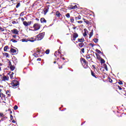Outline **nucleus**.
Listing matches in <instances>:
<instances>
[{
  "instance_id": "nucleus-1",
  "label": "nucleus",
  "mask_w": 126,
  "mask_h": 126,
  "mask_svg": "<svg viewBox=\"0 0 126 126\" xmlns=\"http://www.w3.org/2000/svg\"><path fill=\"white\" fill-rule=\"evenodd\" d=\"M44 36H45V32H42V33L37 35L36 36L35 39L36 40V41H40V40H42V39H43V38H44Z\"/></svg>"
},
{
  "instance_id": "nucleus-2",
  "label": "nucleus",
  "mask_w": 126,
  "mask_h": 126,
  "mask_svg": "<svg viewBox=\"0 0 126 126\" xmlns=\"http://www.w3.org/2000/svg\"><path fill=\"white\" fill-rule=\"evenodd\" d=\"M18 85H19V82L16 80H13L11 83V86H13V87H18Z\"/></svg>"
},
{
  "instance_id": "nucleus-3",
  "label": "nucleus",
  "mask_w": 126,
  "mask_h": 126,
  "mask_svg": "<svg viewBox=\"0 0 126 126\" xmlns=\"http://www.w3.org/2000/svg\"><path fill=\"white\" fill-rule=\"evenodd\" d=\"M33 28L34 29V31H37V30H39L40 28H41V26H40V24L38 23H35L33 25Z\"/></svg>"
},
{
  "instance_id": "nucleus-4",
  "label": "nucleus",
  "mask_w": 126,
  "mask_h": 126,
  "mask_svg": "<svg viewBox=\"0 0 126 126\" xmlns=\"http://www.w3.org/2000/svg\"><path fill=\"white\" fill-rule=\"evenodd\" d=\"M78 37V34H77V33L76 32H74L73 34V36L71 38L72 41H75V40L76 39V38H77Z\"/></svg>"
},
{
  "instance_id": "nucleus-5",
  "label": "nucleus",
  "mask_w": 126,
  "mask_h": 126,
  "mask_svg": "<svg viewBox=\"0 0 126 126\" xmlns=\"http://www.w3.org/2000/svg\"><path fill=\"white\" fill-rule=\"evenodd\" d=\"M87 45V43L86 42H81L79 43L78 46L80 48H83V47H86V45Z\"/></svg>"
},
{
  "instance_id": "nucleus-6",
  "label": "nucleus",
  "mask_w": 126,
  "mask_h": 126,
  "mask_svg": "<svg viewBox=\"0 0 126 126\" xmlns=\"http://www.w3.org/2000/svg\"><path fill=\"white\" fill-rule=\"evenodd\" d=\"M0 118H2L1 119V121H5V120H6V119H7V117H5L4 115L1 113H0Z\"/></svg>"
},
{
  "instance_id": "nucleus-7",
  "label": "nucleus",
  "mask_w": 126,
  "mask_h": 126,
  "mask_svg": "<svg viewBox=\"0 0 126 126\" xmlns=\"http://www.w3.org/2000/svg\"><path fill=\"white\" fill-rule=\"evenodd\" d=\"M31 23H32L31 21L28 22H26V21H24V22H23V24H24V25L25 26L27 27V26H29V25H31Z\"/></svg>"
},
{
  "instance_id": "nucleus-8",
  "label": "nucleus",
  "mask_w": 126,
  "mask_h": 126,
  "mask_svg": "<svg viewBox=\"0 0 126 126\" xmlns=\"http://www.w3.org/2000/svg\"><path fill=\"white\" fill-rule=\"evenodd\" d=\"M9 78L6 77V76H3V77L1 78L2 81H8Z\"/></svg>"
},
{
  "instance_id": "nucleus-9",
  "label": "nucleus",
  "mask_w": 126,
  "mask_h": 126,
  "mask_svg": "<svg viewBox=\"0 0 126 126\" xmlns=\"http://www.w3.org/2000/svg\"><path fill=\"white\" fill-rule=\"evenodd\" d=\"M49 11V9L48 8H44V10L42 11V13L44 14V15H46L47 14V12Z\"/></svg>"
},
{
  "instance_id": "nucleus-10",
  "label": "nucleus",
  "mask_w": 126,
  "mask_h": 126,
  "mask_svg": "<svg viewBox=\"0 0 126 126\" xmlns=\"http://www.w3.org/2000/svg\"><path fill=\"white\" fill-rule=\"evenodd\" d=\"M11 32H12V33H13L14 34H16V35H18V31H17V30L16 29L11 30Z\"/></svg>"
},
{
  "instance_id": "nucleus-11",
  "label": "nucleus",
  "mask_w": 126,
  "mask_h": 126,
  "mask_svg": "<svg viewBox=\"0 0 126 126\" xmlns=\"http://www.w3.org/2000/svg\"><path fill=\"white\" fill-rule=\"evenodd\" d=\"M40 22L41 23H46V22H47V21L46 20V19H45V18H42L40 19Z\"/></svg>"
},
{
  "instance_id": "nucleus-12",
  "label": "nucleus",
  "mask_w": 126,
  "mask_h": 126,
  "mask_svg": "<svg viewBox=\"0 0 126 126\" xmlns=\"http://www.w3.org/2000/svg\"><path fill=\"white\" fill-rule=\"evenodd\" d=\"M56 15L57 16V17H61V16H62V14L61 13H60V12H59V11L56 12Z\"/></svg>"
},
{
  "instance_id": "nucleus-13",
  "label": "nucleus",
  "mask_w": 126,
  "mask_h": 126,
  "mask_svg": "<svg viewBox=\"0 0 126 126\" xmlns=\"http://www.w3.org/2000/svg\"><path fill=\"white\" fill-rule=\"evenodd\" d=\"M38 53H39L38 51H37L36 53H34L33 55L35 57V58H38L40 57V55H38Z\"/></svg>"
},
{
  "instance_id": "nucleus-14",
  "label": "nucleus",
  "mask_w": 126,
  "mask_h": 126,
  "mask_svg": "<svg viewBox=\"0 0 126 126\" xmlns=\"http://www.w3.org/2000/svg\"><path fill=\"white\" fill-rule=\"evenodd\" d=\"M78 42H80V43H83L84 42V38H78Z\"/></svg>"
},
{
  "instance_id": "nucleus-15",
  "label": "nucleus",
  "mask_w": 126,
  "mask_h": 126,
  "mask_svg": "<svg viewBox=\"0 0 126 126\" xmlns=\"http://www.w3.org/2000/svg\"><path fill=\"white\" fill-rule=\"evenodd\" d=\"M10 69L12 71H13V70L15 69V67L14 66V65H12L11 66H10Z\"/></svg>"
},
{
  "instance_id": "nucleus-16",
  "label": "nucleus",
  "mask_w": 126,
  "mask_h": 126,
  "mask_svg": "<svg viewBox=\"0 0 126 126\" xmlns=\"http://www.w3.org/2000/svg\"><path fill=\"white\" fill-rule=\"evenodd\" d=\"M60 54H61V52L60 51H56L54 55L55 56V57H58V55H60Z\"/></svg>"
},
{
  "instance_id": "nucleus-17",
  "label": "nucleus",
  "mask_w": 126,
  "mask_h": 126,
  "mask_svg": "<svg viewBox=\"0 0 126 126\" xmlns=\"http://www.w3.org/2000/svg\"><path fill=\"white\" fill-rule=\"evenodd\" d=\"M32 42V43L35 42V41H36V38L34 39H31V38L28 39V41Z\"/></svg>"
},
{
  "instance_id": "nucleus-18",
  "label": "nucleus",
  "mask_w": 126,
  "mask_h": 126,
  "mask_svg": "<svg viewBox=\"0 0 126 126\" xmlns=\"http://www.w3.org/2000/svg\"><path fill=\"white\" fill-rule=\"evenodd\" d=\"M0 97H5V95L1 93V90L0 89Z\"/></svg>"
},
{
  "instance_id": "nucleus-19",
  "label": "nucleus",
  "mask_w": 126,
  "mask_h": 126,
  "mask_svg": "<svg viewBox=\"0 0 126 126\" xmlns=\"http://www.w3.org/2000/svg\"><path fill=\"white\" fill-rule=\"evenodd\" d=\"M80 19H81V16H80V15H78L77 17H75L76 20H80Z\"/></svg>"
},
{
  "instance_id": "nucleus-20",
  "label": "nucleus",
  "mask_w": 126,
  "mask_h": 126,
  "mask_svg": "<svg viewBox=\"0 0 126 126\" xmlns=\"http://www.w3.org/2000/svg\"><path fill=\"white\" fill-rule=\"evenodd\" d=\"M10 51H11L12 53H14H14H16V50H15V49H13V48H11Z\"/></svg>"
},
{
  "instance_id": "nucleus-21",
  "label": "nucleus",
  "mask_w": 126,
  "mask_h": 126,
  "mask_svg": "<svg viewBox=\"0 0 126 126\" xmlns=\"http://www.w3.org/2000/svg\"><path fill=\"white\" fill-rule=\"evenodd\" d=\"M3 56H4V57H6V58H8V54L7 53H3Z\"/></svg>"
},
{
  "instance_id": "nucleus-22",
  "label": "nucleus",
  "mask_w": 126,
  "mask_h": 126,
  "mask_svg": "<svg viewBox=\"0 0 126 126\" xmlns=\"http://www.w3.org/2000/svg\"><path fill=\"white\" fill-rule=\"evenodd\" d=\"M12 24H17L18 23V21H13L12 22Z\"/></svg>"
},
{
  "instance_id": "nucleus-23",
  "label": "nucleus",
  "mask_w": 126,
  "mask_h": 126,
  "mask_svg": "<svg viewBox=\"0 0 126 126\" xmlns=\"http://www.w3.org/2000/svg\"><path fill=\"white\" fill-rule=\"evenodd\" d=\"M7 49H8V46H6L4 47V52H6V51H7Z\"/></svg>"
},
{
  "instance_id": "nucleus-24",
  "label": "nucleus",
  "mask_w": 126,
  "mask_h": 126,
  "mask_svg": "<svg viewBox=\"0 0 126 126\" xmlns=\"http://www.w3.org/2000/svg\"><path fill=\"white\" fill-rule=\"evenodd\" d=\"M65 16L67 18H69L70 17V14H69V13H68L65 15Z\"/></svg>"
},
{
  "instance_id": "nucleus-25",
  "label": "nucleus",
  "mask_w": 126,
  "mask_h": 126,
  "mask_svg": "<svg viewBox=\"0 0 126 126\" xmlns=\"http://www.w3.org/2000/svg\"><path fill=\"white\" fill-rule=\"evenodd\" d=\"M93 36V30L90 33V38H91Z\"/></svg>"
},
{
  "instance_id": "nucleus-26",
  "label": "nucleus",
  "mask_w": 126,
  "mask_h": 126,
  "mask_svg": "<svg viewBox=\"0 0 126 126\" xmlns=\"http://www.w3.org/2000/svg\"><path fill=\"white\" fill-rule=\"evenodd\" d=\"M11 41L12 42H13V43H17V40H15V39H12L11 40Z\"/></svg>"
},
{
  "instance_id": "nucleus-27",
  "label": "nucleus",
  "mask_w": 126,
  "mask_h": 126,
  "mask_svg": "<svg viewBox=\"0 0 126 126\" xmlns=\"http://www.w3.org/2000/svg\"><path fill=\"white\" fill-rule=\"evenodd\" d=\"M22 42H28V39H22Z\"/></svg>"
},
{
  "instance_id": "nucleus-28",
  "label": "nucleus",
  "mask_w": 126,
  "mask_h": 126,
  "mask_svg": "<svg viewBox=\"0 0 126 126\" xmlns=\"http://www.w3.org/2000/svg\"><path fill=\"white\" fill-rule=\"evenodd\" d=\"M20 6V2H18V3H17V4L16 5V7L17 8H18V7H19Z\"/></svg>"
},
{
  "instance_id": "nucleus-29",
  "label": "nucleus",
  "mask_w": 126,
  "mask_h": 126,
  "mask_svg": "<svg viewBox=\"0 0 126 126\" xmlns=\"http://www.w3.org/2000/svg\"><path fill=\"white\" fill-rule=\"evenodd\" d=\"M94 43H97L98 42V38L94 39Z\"/></svg>"
},
{
  "instance_id": "nucleus-30",
  "label": "nucleus",
  "mask_w": 126,
  "mask_h": 126,
  "mask_svg": "<svg viewBox=\"0 0 126 126\" xmlns=\"http://www.w3.org/2000/svg\"><path fill=\"white\" fill-rule=\"evenodd\" d=\"M45 53H46V54H47V55H49V54H50V50H47L46 51V52H45Z\"/></svg>"
},
{
  "instance_id": "nucleus-31",
  "label": "nucleus",
  "mask_w": 126,
  "mask_h": 126,
  "mask_svg": "<svg viewBox=\"0 0 126 126\" xmlns=\"http://www.w3.org/2000/svg\"><path fill=\"white\" fill-rule=\"evenodd\" d=\"M84 20L85 21V23L87 24H89V22L88 20H86L85 19H84Z\"/></svg>"
},
{
  "instance_id": "nucleus-32",
  "label": "nucleus",
  "mask_w": 126,
  "mask_h": 126,
  "mask_svg": "<svg viewBox=\"0 0 126 126\" xmlns=\"http://www.w3.org/2000/svg\"><path fill=\"white\" fill-rule=\"evenodd\" d=\"M76 8H77V6H76V5L72 7V9H75Z\"/></svg>"
},
{
  "instance_id": "nucleus-33",
  "label": "nucleus",
  "mask_w": 126,
  "mask_h": 126,
  "mask_svg": "<svg viewBox=\"0 0 126 126\" xmlns=\"http://www.w3.org/2000/svg\"><path fill=\"white\" fill-rule=\"evenodd\" d=\"M92 76H94V77H96V76H95V74H94V72H93L92 71L91 72Z\"/></svg>"
},
{
  "instance_id": "nucleus-34",
  "label": "nucleus",
  "mask_w": 126,
  "mask_h": 126,
  "mask_svg": "<svg viewBox=\"0 0 126 126\" xmlns=\"http://www.w3.org/2000/svg\"><path fill=\"white\" fill-rule=\"evenodd\" d=\"M0 31H1L2 32H3V31H4V29L0 27Z\"/></svg>"
},
{
  "instance_id": "nucleus-35",
  "label": "nucleus",
  "mask_w": 126,
  "mask_h": 126,
  "mask_svg": "<svg viewBox=\"0 0 126 126\" xmlns=\"http://www.w3.org/2000/svg\"><path fill=\"white\" fill-rule=\"evenodd\" d=\"M17 109H18V106H17V105H15L14 107V110H17Z\"/></svg>"
},
{
  "instance_id": "nucleus-36",
  "label": "nucleus",
  "mask_w": 126,
  "mask_h": 126,
  "mask_svg": "<svg viewBox=\"0 0 126 126\" xmlns=\"http://www.w3.org/2000/svg\"><path fill=\"white\" fill-rule=\"evenodd\" d=\"M24 15V12H22L20 14V16H23Z\"/></svg>"
},
{
  "instance_id": "nucleus-37",
  "label": "nucleus",
  "mask_w": 126,
  "mask_h": 126,
  "mask_svg": "<svg viewBox=\"0 0 126 126\" xmlns=\"http://www.w3.org/2000/svg\"><path fill=\"white\" fill-rule=\"evenodd\" d=\"M82 62L84 63H86V60L85 59H82Z\"/></svg>"
},
{
  "instance_id": "nucleus-38",
  "label": "nucleus",
  "mask_w": 126,
  "mask_h": 126,
  "mask_svg": "<svg viewBox=\"0 0 126 126\" xmlns=\"http://www.w3.org/2000/svg\"><path fill=\"white\" fill-rule=\"evenodd\" d=\"M96 52H97L98 54H101V51H100L98 49L96 50Z\"/></svg>"
},
{
  "instance_id": "nucleus-39",
  "label": "nucleus",
  "mask_w": 126,
  "mask_h": 126,
  "mask_svg": "<svg viewBox=\"0 0 126 126\" xmlns=\"http://www.w3.org/2000/svg\"><path fill=\"white\" fill-rule=\"evenodd\" d=\"M81 51L82 53H83V54H84V53H85L84 48H82L81 49Z\"/></svg>"
},
{
  "instance_id": "nucleus-40",
  "label": "nucleus",
  "mask_w": 126,
  "mask_h": 126,
  "mask_svg": "<svg viewBox=\"0 0 126 126\" xmlns=\"http://www.w3.org/2000/svg\"><path fill=\"white\" fill-rule=\"evenodd\" d=\"M73 21H74V19L73 18L70 19V22L73 23Z\"/></svg>"
},
{
  "instance_id": "nucleus-41",
  "label": "nucleus",
  "mask_w": 126,
  "mask_h": 126,
  "mask_svg": "<svg viewBox=\"0 0 126 126\" xmlns=\"http://www.w3.org/2000/svg\"><path fill=\"white\" fill-rule=\"evenodd\" d=\"M86 58H87V59H91V57L90 56H89V55H87Z\"/></svg>"
},
{
  "instance_id": "nucleus-42",
  "label": "nucleus",
  "mask_w": 126,
  "mask_h": 126,
  "mask_svg": "<svg viewBox=\"0 0 126 126\" xmlns=\"http://www.w3.org/2000/svg\"><path fill=\"white\" fill-rule=\"evenodd\" d=\"M8 65L9 66H11V65H12V64H11V62L10 61L8 62Z\"/></svg>"
},
{
  "instance_id": "nucleus-43",
  "label": "nucleus",
  "mask_w": 126,
  "mask_h": 126,
  "mask_svg": "<svg viewBox=\"0 0 126 126\" xmlns=\"http://www.w3.org/2000/svg\"><path fill=\"white\" fill-rule=\"evenodd\" d=\"M105 63V60H104L103 59H102L101 60V63Z\"/></svg>"
},
{
  "instance_id": "nucleus-44",
  "label": "nucleus",
  "mask_w": 126,
  "mask_h": 126,
  "mask_svg": "<svg viewBox=\"0 0 126 126\" xmlns=\"http://www.w3.org/2000/svg\"><path fill=\"white\" fill-rule=\"evenodd\" d=\"M119 84H120V85H122L123 84V82H122V81H120L118 82Z\"/></svg>"
},
{
  "instance_id": "nucleus-45",
  "label": "nucleus",
  "mask_w": 126,
  "mask_h": 126,
  "mask_svg": "<svg viewBox=\"0 0 126 126\" xmlns=\"http://www.w3.org/2000/svg\"><path fill=\"white\" fill-rule=\"evenodd\" d=\"M87 33H86V32H85L84 33H83V36L84 37H85V36H87Z\"/></svg>"
},
{
  "instance_id": "nucleus-46",
  "label": "nucleus",
  "mask_w": 126,
  "mask_h": 126,
  "mask_svg": "<svg viewBox=\"0 0 126 126\" xmlns=\"http://www.w3.org/2000/svg\"><path fill=\"white\" fill-rule=\"evenodd\" d=\"M21 19L22 21H23V22H24V20H25V19H24V18H21Z\"/></svg>"
},
{
  "instance_id": "nucleus-47",
  "label": "nucleus",
  "mask_w": 126,
  "mask_h": 126,
  "mask_svg": "<svg viewBox=\"0 0 126 126\" xmlns=\"http://www.w3.org/2000/svg\"><path fill=\"white\" fill-rule=\"evenodd\" d=\"M77 22H78V23H80V24H81V23H82L83 22L82 21H78Z\"/></svg>"
},
{
  "instance_id": "nucleus-48",
  "label": "nucleus",
  "mask_w": 126,
  "mask_h": 126,
  "mask_svg": "<svg viewBox=\"0 0 126 126\" xmlns=\"http://www.w3.org/2000/svg\"><path fill=\"white\" fill-rule=\"evenodd\" d=\"M13 37H14V39H16L17 35H13Z\"/></svg>"
},
{
  "instance_id": "nucleus-49",
  "label": "nucleus",
  "mask_w": 126,
  "mask_h": 126,
  "mask_svg": "<svg viewBox=\"0 0 126 126\" xmlns=\"http://www.w3.org/2000/svg\"><path fill=\"white\" fill-rule=\"evenodd\" d=\"M90 46H91L92 47H94V45L92 43H90Z\"/></svg>"
},
{
  "instance_id": "nucleus-50",
  "label": "nucleus",
  "mask_w": 126,
  "mask_h": 126,
  "mask_svg": "<svg viewBox=\"0 0 126 126\" xmlns=\"http://www.w3.org/2000/svg\"><path fill=\"white\" fill-rule=\"evenodd\" d=\"M10 119L11 120H12L13 119V116H12V115H10Z\"/></svg>"
},
{
  "instance_id": "nucleus-51",
  "label": "nucleus",
  "mask_w": 126,
  "mask_h": 126,
  "mask_svg": "<svg viewBox=\"0 0 126 126\" xmlns=\"http://www.w3.org/2000/svg\"><path fill=\"white\" fill-rule=\"evenodd\" d=\"M9 91L8 90L6 92V94H9Z\"/></svg>"
},
{
  "instance_id": "nucleus-52",
  "label": "nucleus",
  "mask_w": 126,
  "mask_h": 126,
  "mask_svg": "<svg viewBox=\"0 0 126 126\" xmlns=\"http://www.w3.org/2000/svg\"><path fill=\"white\" fill-rule=\"evenodd\" d=\"M10 78H12V77H13V75H10Z\"/></svg>"
},
{
  "instance_id": "nucleus-53",
  "label": "nucleus",
  "mask_w": 126,
  "mask_h": 126,
  "mask_svg": "<svg viewBox=\"0 0 126 126\" xmlns=\"http://www.w3.org/2000/svg\"><path fill=\"white\" fill-rule=\"evenodd\" d=\"M30 39H31V40H34V39H36V38H33V37H31V38H30Z\"/></svg>"
},
{
  "instance_id": "nucleus-54",
  "label": "nucleus",
  "mask_w": 126,
  "mask_h": 126,
  "mask_svg": "<svg viewBox=\"0 0 126 126\" xmlns=\"http://www.w3.org/2000/svg\"><path fill=\"white\" fill-rule=\"evenodd\" d=\"M37 52H38V53H37V55L39 56L40 55V51H37Z\"/></svg>"
},
{
  "instance_id": "nucleus-55",
  "label": "nucleus",
  "mask_w": 126,
  "mask_h": 126,
  "mask_svg": "<svg viewBox=\"0 0 126 126\" xmlns=\"http://www.w3.org/2000/svg\"><path fill=\"white\" fill-rule=\"evenodd\" d=\"M12 123H13L14 124H15V120H13L12 121Z\"/></svg>"
},
{
  "instance_id": "nucleus-56",
  "label": "nucleus",
  "mask_w": 126,
  "mask_h": 126,
  "mask_svg": "<svg viewBox=\"0 0 126 126\" xmlns=\"http://www.w3.org/2000/svg\"><path fill=\"white\" fill-rule=\"evenodd\" d=\"M7 95H8V97H10V94H7Z\"/></svg>"
},
{
  "instance_id": "nucleus-57",
  "label": "nucleus",
  "mask_w": 126,
  "mask_h": 126,
  "mask_svg": "<svg viewBox=\"0 0 126 126\" xmlns=\"http://www.w3.org/2000/svg\"><path fill=\"white\" fill-rule=\"evenodd\" d=\"M37 61H41V58H38L37 59Z\"/></svg>"
},
{
  "instance_id": "nucleus-58",
  "label": "nucleus",
  "mask_w": 126,
  "mask_h": 126,
  "mask_svg": "<svg viewBox=\"0 0 126 126\" xmlns=\"http://www.w3.org/2000/svg\"><path fill=\"white\" fill-rule=\"evenodd\" d=\"M119 89H120V90H122V88L119 87Z\"/></svg>"
},
{
  "instance_id": "nucleus-59",
  "label": "nucleus",
  "mask_w": 126,
  "mask_h": 126,
  "mask_svg": "<svg viewBox=\"0 0 126 126\" xmlns=\"http://www.w3.org/2000/svg\"><path fill=\"white\" fill-rule=\"evenodd\" d=\"M13 74H14V73H13V72H12L11 75H13Z\"/></svg>"
},
{
  "instance_id": "nucleus-60",
  "label": "nucleus",
  "mask_w": 126,
  "mask_h": 126,
  "mask_svg": "<svg viewBox=\"0 0 126 126\" xmlns=\"http://www.w3.org/2000/svg\"><path fill=\"white\" fill-rule=\"evenodd\" d=\"M73 29H74V30L76 29V27H73Z\"/></svg>"
},
{
  "instance_id": "nucleus-61",
  "label": "nucleus",
  "mask_w": 126,
  "mask_h": 126,
  "mask_svg": "<svg viewBox=\"0 0 126 126\" xmlns=\"http://www.w3.org/2000/svg\"><path fill=\"white\" fill-rule=\"evenodd\" d=\"M10 114H12V111H11L10 112Z\"/></svg>"
},
{
  "instance_id": "nucleus-62",
  "label": "nucleus",
  "mask_w": 126,
  "mask_h": 126,
  "mask_svg": "<svg viewBox=\"0 0 126 126\" xmlns=\"http://www.w3.org/2000/svg\"><path fill=\"white\" fill-rule=\"evenodd\" d=\"M2 65V64L0 63V66H1Z\"/></svg>"
},
{
  "instance_id": "nucleus-63",
  "label": "nucleus",
  "mask_w": 126,
  "mask_h": 126,
  "mask_svg": "<svg viewBox=\"0 0 126 126\" xmlns=\"http://www.w3.org/2000/svg\"><path fill=\"white\" fill-rule=\"evenodd\" d=\"M57 63V62H56V61H55L54 62V63Z\"/></svg>"
},
{
  "instance_id": "nucleus-64",
  "label": "nucleus",
  "mask_w": 126,
  "mask_h": 126,
  "mask_svg": "<svg viewBox=\"0 0 126 126\" xmlns=\"http://www.w3.org/2000/svg\"><path fill=\"white\" fill-rule=\"evenodd\" d=\"M93 67H95V66L94 65H93Z\"/></svg>"
}]
</instances>
